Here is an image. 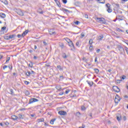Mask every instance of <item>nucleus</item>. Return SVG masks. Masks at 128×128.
<instances>
[{
	"instance_id": "nucleus-1",
	"label": "nucleus",
	"mask_w": 128,
	"mask_h": 128,
	"mask_svg": "<svg viewBox=\"0 0 128 128\" xmlns=\"http://www.w3.org/2000/svg\"><path fill=\"white\" fill-rule=\"evenodd\" d=\"M97 20L98 22H100V24H106V19H104V18H98Z\"/></svg>"
},
{
	"instance_id": "nucleus-2",
	"label": "nucleus",
	"mask_w": 128,
	"mask_h": 128,
	"mask_svg": "<svg viewBox=\"0 0 128 128\" xmlns=\"http://www.w3.org/2000/svg\"><path fill=\"white\" fill-rule=\"evenodd\" d=\"M120 97L118 94H116L114 99V102L115 104H118V102H120Z\"/></svg>"
},
{
	"instance_id": "nucleus-3",
	"label": "nucleus",
	"mask_w": 128,
	"mask_h": 128,
	"mask_svg": "<svg viewBox=\"0 0 128 128\" xmlns=\"http://www.w3.org/2000/svg\"><path fill=\"white\" fill-rule=\"evenodd\" d=\"M38 102V99H36V98H32L30 100L28 104H34V102Z\"/></svg>"
},
{
	"instance_id": "nucleus-4",
	"label": "nucleus",
	"mask_w": 128,
	"mask_h": 128,
	"mask_svg": "<svg viewBox=\"0 0 128 128\" xmlns=\"http://www.w3.org/2000/svg\"><path fill=\"white\" fill-rule=\"evenodd\" d=\"M60 10H62L64 12V14H72V11L68 10L67 9H66L64 8H60Z\"/></svg>"
},
{
	"instance_id": "nucleus-5",
	"label": "nucleus",
	"mask_w": 128,
	"mask_h": 128,
	"mask_svg": "<svg viewBox=\"0 0 128 128\" xmlns=\"http://www.w3.org/2000/svg\"><path fill=\"white\" fill-rule=\"evenodd\" d=\"M112 90L115 92H120V89L118 86H113Z\"/></svg>"
},
{
	"instance_id": "nucleus-6",
	"label": "nucleus",
	"mask_w": 128,
	"mask_h": 128,
	"mask_svg": "<svg viewBox=\"0 0 128 128\" xmlns=\"http://www.w3.org/2000/svg\"><path fill=\"white\" fill-rule=\"evenodd\" d=\"M68 44L69 46H70L72 50H76V47L74 46V44L72 41L71 40V42H69Z\"/></svg>"
},
{
	"instance_id": "nucleus-7",
	"label": "nucleus",
	"mask_w": 128,
	"mask_h": 128,
	"mask_svg": "<svg viewBox=\"0 0 128 128\" xmlns=\"http://www.w3.org/2000/svg\"><path fill=\"white\" fill-rule=\"evenodd\" d=\"M106 6L108 8L107 12H108L110 13L112 12V8H110V4L108 3L106 4Z\"/></svg>"
},
{
	"instance_id": "nucleus-8",
	"label": "nucleus",
	"mask_w": 128,
	"mask_h": 128,
	"mask_svg": "<svg viewBox=\"0 0 128 128\" xmlns=\"http://www.w3.org/2000/svg\"><path fill=\"white\" fill-rule=\"evenodd\" d=\"M118 48L121 54H124L125 49L120 46H118Z\"/></svg>"
},
{
	"instance_id": "nucleus-9",
	"label": "nucleus",
	"mask_w": 128,
	"mask_h": 128,
	"mask_svg": "<svg viewBox=\"0 0 128 128\" xmlns=\"http://www.w3.org/2000/svg\"><path fill=\"white\" fill-rule=\"evenodd\" d=\"M49 34L50 36H52V34H56V32L54 31V29H50L48 30Z\"/></svg>"
},
{
	"instance_id": "nucleus-10",
	"label": "nucleus",
	"mask_w": 128,
	"mask_h": 128,
	"mask_svg": "<svg viewBox=\"0 0 128 128\" xmlns=\"http://www.w3.org/2000/svg\"><path fill=\"white\" fill-rule=\"evenodd\" d=\"M58 114H60V116H66V111H59Z\"/></svg>"
},
{
	"instance_id": "nucleus-11",
	"label": "nucleus",
	"mask_w": 128,
	"mask_h": 128,
	"mask_svg": "<svg viewBox=\"0 0 128 128\" xmlns=\"http://www.w3.org/2000/svg\"><path fill=\"white\" fill-rule=\"evenodd\" d=\"M116 20H124V16H116Z\"/></svg>"
},
{
	"instance_id": "nucleus-12",
	"label": "nucleus",
	"mask_w": 128,
	"mask_h": 128,
	"mask_svg": "<svg viewBox=\"0 0 128 128\" xmlns=\"http://www.w3.org/2000/svg\"><path fill=\"white\" fill-rule=\"evenodd\" d=\"M86 82H88V84L90 86L92 87V85L94 84V83L92 81H89V80H86Z\"/></svg>"
},
{
	"instance_id": "nucleus-13",
	"label": "nucleus",
	"mask_w": 128,
	"mask_h": 128,
	"mask_svg": "<svg viewBox=\"0 0 128 128\" xmlns=\"http://www.w3.org/2000/svg\"><path fill=\"white\" fill-rule=\"evenodd\" d=\"M116 118L118 122H120V120H122V115L118 114V116H116Z\"/></svg>"
},
{
	"instance_id": "nucleus-14",
	"label": "nucleus",
	"mask_w": 128,
	"mask_h": 128,
	"mask_svg": "<svg viewBox=\"0 0 128 128\" xmlns=\"http://www.w3.org/2000/svg\"><path fill=\"white\" fill-rule=\"evenodd\" d=\"M12 120H18V116H14V115H12L11 116Z\"/></svg>"
},
{
	"instance_id": "nucleus-15",
	"label": "nucleus",
	"mask_w": 128,
	"mask_h": 128,
	"mask_svg": "<svg viewBox=\"0 0 128 128\" xmlns=\"http://www.w3.org/2000/svg\"><path fill=\"white\" fill-rule=\"evenodd\" d=\"M18 14H19L20 16H24V12H22L21 10H18Z\"/></svg>"
},
{
	"instance_id": "nucleus-16",
	"label": "nucleus",
	"mask_w": 128,
	"mask_h": 128,
	"mask_svg": "<svg viewBox=\"0 0 128 128\" xmlns=\"http://www.w3.org/2000/svg\"><path fill=\"white\" fill-rule=\"evenodd\" d=\"M4 39L6 40H11L12 38L10 37V35L8 36H4Z\"/></svg>"
},
{
	"instance_id": "nucleus-17",
	"label": "nucleus",
	"mask_w": 128,
	"mask_h": 128,
	"mask_svg": "<svg viewBox=\"0 0 128 128\" xmlns=\"http://www.w3.org/2000/svg\"><path fill=\"white\" fill-rule=\"evenodd\" d=\"M28 32H30V30H25L22 34V36H24L26 34H28Z\"/></svg>"
},
{
	"instance_id": "nucleus-18",
	"label": "nucleus",
	"mask_w": 128,
	"mask_h": 128,
	"mask_svg": "<svg viewBox=\"0 0 128 128\" xmlns=\"http://www.w3.org/2000/svg\"><path fill=\"white\" fill-rule=\"evenodd\" d=\"M54 2H56V4H57V6L59 7L60 8L61 6H60V2H58V0H54Z\"/></svg>"
},
{
	"instance_id": "nucleus-19",
	"label": "nucleus",
	"mask_w": 128,
	"mask_h": 128,
	"mask_svg": "<svg viewBox=\"0 0 128 128\" xmlns=\"http://www.w3.org/2000/svg\"><path fill=\"white\" fill-rule=\"evenodd\" d=\"M0 16L2 18H6V14L4 13L1 12V13H0Z\"/></svg>"
},
{
	"instance_id": "nucleus-20",
	"label": "nucleus",
	"mask_w": 128,
	"mask_h": 128,
	"mask_svg": "<svg viewBox=\"0 0 128 128\" xmlns=\"http://www.w3.org/2000/svg\"><path fill=\"white\" fill-rule=\"evenodd\" d=\"M102 38H104V36L102 35L100 36L98 38V40H102Z\"/></svg>"
},
{
	"instance_id": "nucleus-21",
	"label": "nucleus",
	"mask_w": 128,
	"mask_h": 128,
	"mask_svg": "<svg viewBox=\"0 0 128 128\" xmlns=\"http://www.w3.org/2000/svg\"><path fill=\"white\" fill-rule=\"evenodd\" d=\"M0 2H3V4H6V5L8 4V0H0Z\"/></svg>"
},
{
	"instance_id": "nucleus-22",
	"label": "nucleus",
	"mask_w": 128,
	"mask_h": 128,
	"mask_svg": "<svg viewBox=\"0 0 128 128\" xmlns=\"http://www.w3.org/2000/svg\"><path fill=\"white\" fill-rule=\"evenodd\" d=\"M59 46H60L61 48H64V43L62 42H60Z\"/></svg>"
},
{
	"instance_id": "nucleus-23",
	"label": "nucleus",
	"mask_w": 128,
	"mask_h": 128,
	"mask_svg": "<svg viewBox=\"0 0 128 128\" xmlns=\"http://www.w3.org/2000/svg\"><path fill=\"white\" fill-rule=\"evenodd\" d=\"M56 118H53L52 120H50V124H54V122H56Z\"/></svg>"
},
{
	"instance_id": "nucleus-24",
	"label": "nucleus",
	"mask_w": 128,
	"mask_h": 128,
	"mask_svg": "<svg viewBox=\"0 0 128 128\" xmlns=\"http://www.w3.org/2000/svg\"><path fill=\"white\" fill-rule=\"evenodd\" d=\"M76 46L80 48V41L78 40L76 42Z\"/></svg>"
},
{
	"instance_id": "nucleus-25",
	"label": "nucleus",
	"mask_w": 128,
	"mask_h": 128,
	"mask_svg": "<svg viewBox=\"0 0 128 128\" xmlns=\"http://www.w3.org/2000/svg\"><path fill=\"white\" fill-rule=\"evenodd\" d=\"M38 12H39V14H44V12L40 8H38Z\"/></svg>"
},
{
	"instance_id": "nucleus-26",
	"label": "nucleus",
	"mask_w": 128,
	"mask_h": 128,
	"mask_svg": "<svg viewBox=\"0 0 128 128\" xmlns=\"http://www.w3.org/2000/svg\"><path fill=\"white\" fill-rule=\"evenodd\" d=\"M89 50L90 52H92L94 50V46L92 45H90Z\"/></svg>"
},
{
	"instance_id": "nucleus-27",
	"label": "nucleus",
	"mask_w": 128,
	"mask_h": 128,
	"mask_svg": "<svg viewBox=\"0 0 128 128\" xmlns=\"http://www.w3.org/2000/svg\"><path fill=\"white\" fill-rule=\"evenodd\" d=\"M98 2H100L99 4H105L106 1L104 0H97Z\"/></svg>"
},
{
	"instance_id": "nucleus-28",
	"label": "nucleus",
	"mask_w": 128,
	"mask_h": 128,
	"mask_svg": "<svg viewBox=\"0 0 128 128\" xmlns=\"http://www.w3.org/2000/svg\"><path fill=\"white\" fill-rule=\"evenodd\" d=\"M96 74H98V72H100V70H98V68H95L94 69Z\"/></svg>"
},
{
	"instance_id": "nucleus-29",
	"label": "nucleus",
	"mask_w": 128,
	"mask_h": 128,
	"mask_svg": "<svg viewBox=\"0 0 128 128\" xmlns=\"http://www.w3.org/2000/svg\"><path fill=\"white\" fill-rule=\"evenodd\" d=\"M74 24H76V26H78V24H80V22L78 20H76V21H74Z\"/></svg>"
},
{
	"instance_id": "nucleus-30",
	"label": "nucleus",
	"mask_w": 128,
	"mask_h": 128,
	"mask_svg": "<svg viewBox=\"0 0 128 128\" xmlns=\"http://www.w3.org/2000/svg\"><path fill=\"white\" fill-rule=\"evenodd\" d=\"M26 76H30V71H28L26 73Z\"/></svg>"
},
{
	"instance_id": "nucleus-31",
	"label": "nucleus",
	"mask_w": 128,
	"mask_h": 128,
	"mask_svg": "<svg viewBox=\"0 0 128 128\" xmlns=\"http://www.w3.org/2000/svg\"><path fill=\"white\" fill-rule=\"evenodd\" d=\"M62 56L63 58H68L66 56V53H63L62 54Z\"/></svg>"
},
{
	"instance_id": "nucleus-32",
	"label": "nucleus",
	"mask_w": 128,
	"mask_h": 128,
	"mask_svg": "<svg viewBox=\"0 0 128 128\" xmlns=\"http://www.w3.org/2000/svg\"><path fill=\"white\" fill-rule=\"evenodd\" d=\"M92 42H94V40L92 39H90L89 40V44L90 46H92Z\"/></svg>"
},
{
	"instance_id": "nucleus-33",
	"label": "nucleus",
	"mask_w": 128,
	"mask_h": 128,
	"mask_svg": "<svg viewBox=\"0 0 128 128\" xmlns=\"http://www.w3.org/2000/svg\"><path fill=\"white\" fill-rule=\"evenodd\" d=\"M10 36L12 38H16V34H13L12 35H10Z\"/></svg>"
},
{
	"instance_id": "nucleus-34",
	"label": "nucleus",
	"mask_w": 128,
	"mask_h": 128,
	"mask_svg": "<svg viewBox=\"0 0 128 128\" xmlns=\"http://www.w3.org/2000/svg\"><path fill=\"white\" fill-rule=\"evenodd\" d=\"M86 110V106H81V110Z\"/></svg>"
},
{
	"instance_id": "nucleus-35",
	"label": "nucleus",
	"mask_w": 128,
	"mask_h": 128,
	"mask_svg": "<svg viewBox=\"0 0 128 128\" xmlns=\"http://www.w3.org/2000/svg\"><path fill=\"white\" fill-rule=\"evenodd\" d=\"M6 30V26H3L1 28V32H4V30Z\"/></svg>"
},
{
	"instance_id": "nucleus-36",
	"label": "nucleus",
	"mask_w": 128,
	"mask_h": 128,
	"mask_svg": "<svg viewBox=\"0 0 128 128\" xmlns=\"http://www.w3.org/2000/svg\"><path fill=\"white\" fill-rule=\"evenodd\" d=\"M18 118L19 120H24V118H22V116L21 114H18Z\"/></svg>"
},
{
	"instance_id": "nucleus-37",
	"label": "nucleus",
	"mask_w": 128,
	"mask_h": 128,
	"mask_svg": "<svg viewBox=\"0 0 128 128\" xmlns=\"http://www.w3.org/2000/svg\"><path fill=\"white\" fill-rule=\"evenodd\" d=\"M116 30H117V32H124V30H122L120 28H117Z\"/></svg>"
},
{
	"instance_id": "nucleus-38",
	"label": "nucleus",
	"mask_w": 128,
	"mask_h": 128,
	"mask_svg": "<svg viewBox=\"0 0 128 128\" xmlns=\"http://www.w3.org/2000/svg\"><path fill=\"white\" fill-rule=\"evenodd\" d=\"M57 68H58L60 70H62V68L60 65L57 66Z\"/></svg>"
},
{
	"instance_id": "nucleus-39",
	"label": "nucleus",
	"mask_w": 128,
	"mask_h": 128,
	"mask_svg": "<svg viewBox=\"0 0 128 128\" xmlns=\"http://www.w3.org/2000/svg\"><path fill=\"white\" fill-rule=\"evenodd\" d=\"M44 122V118H40V119H38V122Z\"/></svg>"
},
{
	"instance_id": "nucleus-40",
	"label": "nucleus",
	"mask_w": 128,
	"mask_h": 128,
	"mask_svg": "<svg viewBox=\"0 0 128 128\" xmlns=\"http://www.w3.org/2000/svg\"><path fill=\"white\" fill-rule=\"evenodd\" d=\"M18 38H24V36H22V34H18V36H17Z\"/></svg>"
},
{
	"instance_id": "nucleus-41",
	"label": "nucleus",
	"mask_w": 128,
	"mask_h": 128,
	"mask_svg": "<svg viewBox=\"0 0 128 128\" xmlns=\"http://www.w3.org/2000/svg\"><path fill=\"white\" fill-rule=\"evenodd\" d=\"M25 94L26 96H30V92L28 90L25 91Z\"/></svg>"
},
{
	"instance_id": "nucleus-42",
	"label": "nucleus",
	"mask_w": 128,
	"mask_h": 128,
	"mask_svg": "<svg viewBox=\"0 0 128 128\" xmlns=\"http://www.w3.org/2000/svg\"><path fill=\"white\" fill-rule=\"evenodd\" d=\"M81 36L80 37V38H83L84 36V32H82L81 34H80Z\"/></svg>"
},
{
	"instance_id": "nucleus-43",
	"label": "nucleus",
	"mask_w": 128,
	"mask_h": 128,
	"mask_svg": "<svg viewBox=\"0 0 128 128\" xmlns=\"http://www.w3.org/2000/svg\"><path fill=\"white\" fill-rule=\"evenodd\" d=\"M10 94L12 96H14V90L12 89H10Z\"/></svg>"
},
{
	"instance_id": "nucleus-44",
	"label": "nucleus",
	"mask_w": 128,
	"mask_h": 128,
	"mask_svg": "<svg viewBox=\"0 0 128 128\" xmlns=\"http://www.w3.org/2000/svg\"><path fill=\"white\" fill-rule=\"evenodd\" d=\"M126 76H124V75H122V78H121L122 80H126Z\"/></svg>"
},
{
	"instance_id": "nucleus-45",
	"label": "nucleus",
	"mask_w": 128,
	"mask_h": 128,
	"mask_svg": "<svg viewBox=\"0 0 128 128\" xmlns=\"http://www.w3.org/2000/svg\"><path fill=\"white\" fill-rule=\"evenodd\" d=\"M32 66H33L32 62H30V64H29V66H30V68H32Z\"/></svg>"
},
{
	"instance_id": "nucleus-46",
	"label": "nucleus",
	"mask_w": 128,
	"mask_h": 128,
	"mask_svg": "<svg viewBox=\"0 0 128 128\" xmlns=\"http://www.w3.org/2000/svg\"><path fill=\"white\" fill-rule=\"evenodd\" d=\"M70 91V90L69 89H67L66 92L65 93L66 94H68Z\"/></svg>"
},
{
	"instance_id": "nucleus-47",
	"label": "nucleus",
	"mask_w": 128,
	"mask_h": 128,
	"mask_svg": "<svg viewBox=\"0 0 128 128\" xmlns=\"http://www.w3.org/2000/svg\"><path fill=\"white\" fill-rule=\"evenodd\" d=\"M66 42H67L69 43L70 42H71L72 40H70L68 39V38H66Z\"/></svg>"
},
{
	"instance_id": "nucleus-48",
	"label": "nucleus",
	"mask_w": 128,
	"mask_h": 128,
	"mask_svg": "<svg viewBox=\"0 0 128 128\" xmlns=\"http://www.w3.org/2000/svg\"><path fill=\"white\" fill-rule=\"evenodd\" d=\"M46 66H48V68H50V63H47L45 64Z\"/></svg>"
},
{
	"instance_id": "nucleus-49",
	"label": "nucleus",
	"mask_w": 128,
	"mask_h": 128,
	"mask_svg": "<svg viewBox=\"0 0 128 128\" xmlns=\"http://www.w3.org/2000/svg\"><path fill=\"white\" fill-rule=\"evenodd\" d=\"M60 78L61 80H64V76H60Z\"/></svg>"
},
{
	"instance_id": "nucleus-50",
	"label": "nucleus",
	"mask_w": 128,
	"mask_h": 128,
	"mask_svg": "<svg viewBox=\"0 0 128 128\" xmlns=\"http://www.w3.org/2000/svg\"><path fill=\"white\" fill-rule=\"evenodd\" d=\"M63 4H66L68 2V0H62Z\"/></svg>"
},
{
	"instance_id": "nucleus-51",
	"label": "nucleus",
	"mask_w": 128,
	"mask_h": 128,
	"mask_svg": "<svg viewBox=\"0 0 128 128\" xmlns=\"http://www.w3.org/2000/svg\"><path fill=\"white\" fill-rule=\"evenodd\" d=\"M24 84L28 86V84H30V82L28 81H24Z\"/></svg>"
},
{
	"instance_id": "nucleus-52",
	"label": "nucleus",
	"mask_w": 128,
	"mask_h": 128,
	"mask_svg": "<svg viewBox=\"0 0 128 128\" xmlns=\"http://www.w3.org/2000/svg\"><path fill=\"white\" fill-rule=\"evenodd\" d=\"M10 57H8L6 58V62H10Z\"/></svg>"
},
{
	"instance_id": "nucleus-53",
	"label": "nucleus",
	"mask_w": 128,
	"mask_h": 128,
	"mask_svg": "<svg viewBox=\"0 0 128 128\" xmlns=\"http://www.w3.org/2000/svg\"><path fill=\"white\" fill-rule=\"evenodd\" d=\"M8 68H10V70H12V66L10 65L8 66Z\"/></svg>"
},
{
	"instance_id": "nucleus-54",
	"label": "nucleus",
	"mask_w": 128,
	"mask_h": 128,
	"mask_svg": "<svg viewBox=\"0 0 128 128\" xmlns=\"http://www.w3.org/2000/svg\"><path fill=\"white\" fill-rule=\"evenodd\" d=\"M94 62H97V64L98 62V57L95 58Z\"/></svg>"
},
{
	"instance_id": "nucleus-55",
	"label": "nucleus",
	"mask_w": 128,
	"mask_h": 128,
	"mask_svg": "<svg viewBox=\"0 0 128 128\" xmlns=\"http://www.w3.org/2000/svg\"><path fill=\"white\" fill-rule=\"evenodd\" d=\"M20 112L22 111V110H26V108H22L20 109Z\"/></svg>"
},
{
	"instance_id": "nucleus-56",
	"label": "nucleus",
	"mask_w": 128,
	"mask_h": 128,
	"mask_svg": "<svg viewBox=\"0 0 128 128\" xmlns=\"http://www.w3.org/2000/svg\"><path fill=\"white\" fill-rule=\"evenodd\" d=\"M43 44L44 46H48V43H46V42L45 41L43 42Z\"/></svg>"
},
{
	"instance_id": "nucleus-57",
	"label": "nucleus",
	"mask_w": 128,
	"mask_h": 128,
	"mask_svg": "<svg viewBox=\"0 0 128 128\" xmlns=\"http://www.w3.org/2000/svg\"><path fill=\"white\" fill-rule=\"evenodd\" d=\"M8 66L5 65L3 66V70H6V68H8Z\"/></svg>"
},
{
	"instance_id": "nucleus-58",
	"label": "nucleus",
	"mask_w": 128,
	"mask_h": 128,
	"mask_svg": "<svg viewBox=\"0 0 128 128\" xmlns=\"http://www.w3.org/2000/svg\"><path fill=\"white\" fill-rule=\"evenodd\" d=\"M112 69H108V70H107V72H108L112 74Z\"/></svg>"
},
{
	"instance_id": "nucleus-59",
	"label": "nucleus",
	"mask_w": 128,
	"mask_h": 128,
	"mask_svg": "<svg viewBox=\"0 0 128 128\" xmlns=\"http://www.w3.org/2000/svg\"><path fill=\"white\" fill-rule=\"evenodd\" d=\"M123 120H124V121L126 120V116H124V117H123Z\"/></svg>"
},
{
	"instance_id": "nucleus-60",
	"label": "nucleus",
	"mask_w": 128,
	"mask_h": 128,
	"mask_svg": "<svg viewBox=\"0 0 128 128\" xmlns=\"http://www.w3.org/2000/svg\"><path fill=\"white\" fill-rule=\"evenodd\" d=\"M64 94V92H60L59 94H60V96H62V94Z\"/></svg>"
},
{
	"instance_id": "nucleus-61",
	"label": "nucleus",
	"mask_w": 128,
	"mask_h": 128,
	"mask_svg": "<svg viewBox=\"0 0 128 128\" xmlns=\"http://www.w3.org/2000/svg\"><path fill=\"white\" fill-rule=\"evenodd\" d=\"M86 126H84V124H82V126H80L78 128H84Z\"/></svg>"
},
{
	"instance_id": "nucleus-62",
	"label": "nucleus",
	"mask_w": 128,
	"mask_h": 128,
	"mask_svg": "<svg viewBox=\"0 0 128 128\" xmlns=\"http://www.w3.org/2000/svg\"><path fill=\"white\" fill-rule=\"evenodd\" d=\"M5 124H6V126H8L10 124V123H8V122H5Z\"/></svg>"
},
{
	"instance_id": "nucleus-63",
	"label": "nucleus",
	"mask_w": 128,
	"mask_h": 128,
	"mask_svg": "<svg viewBox=\"0 0 128 128\" xmlns=\"http://www.w3.org/2000/svg\"><path fill=\"white\" fill-rule=\"evenodd\" d=\"M34 60H38V56H34Z\"/></svg>"
},
{
	"instance_id": "nucleus-64",
	"label": "nucleus",
	"mask_w": 128,
	"mask_h": 128,
	"mask_svg": "<svg viewBox=\"0 0 128 128\" xmlns=\"http://www.w3.org/2000/svg\"><path fill=\"white\" fill-rule=\"evenodd\" d=\"M100 52V49H98V50H96V52L98 54V52Z\"/></svg>"
}]
</instances>
